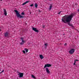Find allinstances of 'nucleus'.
Here are the masks:
<instances>
[{"label": "nucleus", "instance_id": "a878e982", "mask_svg": "<svg viewBox=\"0 0 79 79\" xmlns=\"http://www.w3.org/2000/svg\"><path fill=\"white\" fill-rule=\"evenodd\" d=\"M38 11L39 12H40H40H41V11H40V10H39Z\"/></svg>", "mask_w": 79, "mask_h": 79}, {"label": "nucleus", "instance_id": "72a5a7b5", "mask_svg": "<svg viewBox=\"0 0 79 79\" xmlns=\"http://www.w3.org/2000/svg\"><path fill=\"white\" fill-rule=\"evenodd\" d=\"M26 55H27V54H26Z\"/></svg>", "mask_w": 79, "mask_h": 79}, {"label": "nucleus", "instance_id": "6e6552de", "mask_svg": "<svg viewBox=\"0 0 79 79\" xmlns=\"http://www.w3.org/2000/svg\"><path fill=\"white\" fill-rule=\"evenodd\" d=\"M4 10V15H5V16H6L7 15V12L5 9H3Z\"/></svg>", "mask_w": 79, "mask_h": 79}, {"label": "nucleus", "instance_id": "7ed1b4c3", "mask_svg": "<svg viewBox=\"0 0 79 79\" xmlns=\"http://www.w3.org/2000/svg\"><path fill=\"white\" fill-rule=\"evenodd\" d=\"M74 49H72L70 50V51H69V53H70V54H71V55H72V54H73V53H74Z\"/></svg>", "mask_w": 79, "mask_h": 79}, {"label": "nucleus", "instance_id": "39448f33", "mask_svg": "<svg viewBox=\"0 0 79 79\" xmlns=\"http://www.w3.org/2000/svg\"><path fill=\"white\" fill-rule=\"evenodd\" d=\"M52 66V65L50 64H45L44 66V68H46L48 67L49 68V67H51Z\"/></svg>", "mask_w": 79, "mask_h": 79}, {"label": "nucleus", "instance_id": "7c9ffc66", "mask_svg": "<svg viewBox=\"0 0 79 79\" xmlns=\"http://www.w3.org/2000/svg\"><path fill=\"white\" fill-rule=\"evenodd\" d=\"M0 31H1V29H0Z\"/></svg>", "mask_w": 79, "mask_h": 79}, {"label": "nucleus", "instance_id": "f257e3e1", "mask_svg": "<svg viewBox=\"0 0 79 79\" xmlns=\"http://www.w3.org/2000/svg\"><path fill=\"white\" fill-rule=\"evenodd\" d=\"M74 16V14L73 13H72L71 15H69L67 17V15H65L64 16H63V18L61 19L63 23H65V24L68 23V24L70 26L74 28V26L73 25V24H71V21L72 20V18H73V16Z\"/></svg>", "mask_w": 79, "mask_h": 79}, {"label": "nucleus", "instance_id": "5701e85b", "mask_svg": "<svg viewBox=\"0 0 79 79\" xmlns=\"http://www.w3.org/2000/svg\"><path fill=\"white\" fill-rule=\"evenodd\" d=\"M66 45H67V43H66L64 44V46H66Z\"/></svg>", "mask_w": 79, "mask_h": 79}, {"label": "nucleus", "instance_id": "473e14b6", "mask_svg": "<svg viewBox=\"0 0 79 79\" xmlns=\"http://www.w3.org/2000/svg\"><path fill=\"white\" fill-rule=\"evenodd\" d=\"M30 14H31V12H30Z\"/></svg>", "mask_w": 79, "mask_h": 79}, {"label": "nucleus", "instance_id": "9d476101", "mask_svg": "<svg viewBox=\"0 0 79 79\" xmlns=\"http://www.w3.org/2000/svg\"><path fill=\"white\" fill-rule=\"evenodd\" d=\"M40 58H41V59H43V58H44V57L43 56V55H40Z\"/></svg>", "mask_w": 79, "mask_h": 79}, {"label": "nucleus", "instance_id": "dca6fc26", "mask_svg": "<svg viewBox=\"0 0 79 79\" xmlns=\"http://www.w3.org/2000/svg\"><path fill=\"white\" fill-rule=\"evenodd\" d=\"M31 77L32 78H33V79H35V77L33 75H31Z\"/></svg>", "mask_w": 79, "mask_h": 79}, {"label": "nucleus", "instance_id": "4468645a", "mask_svg": "<svg viewBox=\"0 0 79 79\" xmlns=\"http://www.w3.org/2000/svg\"><path fill=\"white\" fill-rule=\"evenodd\" d=\"M35 8H37V6H38V4H37V3H35Z\"/></svg>", "mask_w": 79, "mask_h": 79}, {"label": "nucleus", "instance_id": "ddd939ff", "mask_svg": "<svg viewBox=\"0 0 79 79\" xmlns=\"http://www.w3.org/2000/svg\"><path fill=\"white\" fill-rule=\"evenodd\" d=\"M24 50L26 51V53H27V52H28V51H29V49H27V48H25Z\"/></svg>", "mask_w": 79, "mask_h": 79}, {"label": "nucleus", "instance_id": "aec40b11", "mask_svg": "<svg viewBox=\"0 0 79 79\" xmlns=\"http://www.w3.org/2000/svg\"><path fill=\"white\" fill-rule=\"evenodd\" d=\"M76 61L74 60V62L73 63V65H76Z\"/></svg>", "mask_w": 79, "mask_h": 79}, {"label": "nucleus", "instance_id": "f3484780", "mask_svg": "<svg viewBox=\"0 0 79 79\" xmlns=\"http://www.w3.org/2000/svg\"><path fill=\"white\" fill-rule=\"evenodd\" d=\"M52 5L51 4L50 6L49 9L52 10Z\"/></svg>", "mask_w": 79, "mask_h": 79}, {"label": "nucleus", "instance_id": "a211bd4d", "mask_svg": "<svg viewBox=\"0 0 79 79\" xmlns=\"http://www.w3.org/2000/svg\"><path fill=\"white\" fill-rule=\"evenodd\" d=\"M21 15H24V12H23L21 14Z\"/></svg>", "mask_w": 79, "mask_h": 79}, {"label": "nucleus", "instance_id": "20e7f679", "mask_svg": "<svg viewBox=\"0 0 79 79\" xmlns=\"http://www.w3.org/2000/svg\"><path fill=\"white\" fill-rule=\"evenodd\" d=\"M32 29L33 31L35 32H39V30L36 28L34 27H32Z\"/></svg>", "mask_w": 79, "mask_h": 79}, {"label": "nucleus", "instance_id": "c85d7f7f", "mask_svg": "<svg viewBox=\"0 0 79 79\" xmlns=\"http://www.w3.org/2000/svg\"><path fill=\"white\" fill-rule=\"evenodd\" d=\"M2 0H0V1H1V2H2Z\"/></svg>", "mask_w": 79, "mask_h": 79}, {"label": "nucleus", "instance_id": "4be33fe9", "mask_svg": "<svg viewBox=\"0 0 79 79\" xmlns=\"http://www.w3.org/2000/svg\"><path fill=\"white\" fill-rule=\"evenodd\" d=\"M34 6V4H32L30 5V6Z\"/></svg>", "mask_w": 79, "mask_h": 79}, {"label": "nucleus", "instance_id": "412c9836", "mask_svg": "<svg viewBox=\"0 0 79 79\" xmlns=\"http://www.w3.org/2000/svg\"><path fill=\"white\" fill-rule=\"evenodd\" d=\"M3 72H4V70H3L2 71L1 73H0V74L2 73H3Z\"/></svg>", "mask_w": 79, "mask_h": 79}, {"label": "nucleus", "instance_id": "393cba45", "mask_svg": "<svg viewBox=\"0 0 79 79\" xmlns=\"http://www.w3.org/2000/svg\"><path fill=\"white\" fill-rule=\"evenodd\" d=\"M75 61L76 62V61H79V60H75Z\"/></svg>", "mask_w": 79, "mask_h": 79}, {"label": "nucleus", "instance_id": "b1692460", "mask_svg": "<svg viewBox=\"0 0 79 79\" xmlns=\"http://www.w3.org/2000/svg\"><path fill=\"white\" fill-rule=\"evenodd\" d=\"M61 12H62V11H60L59 12V13H58V15H60V13H61Z\"/></svg>", "mask_w": 79, "mask_h": 79}, {"label": "nucleus", "instance_id": "423d86ee", "mask_svg": "<svg viewBox=\"0 0 79 79\" xmlns=\"http://www.w3.org/2000/svg\"><path fill=\"white\" fill-rule=\"evenodd\" d=\"M18 75H19V78H21V77H23V76H24V73H19L18 74Z\"/></svg>", "mask_w": 79, "mask_h": 79}, {"label": "nucleus", "instance_id": "6ab92c4d", "mask_svg": "<svg viewBox=\"0 0 79 79\" xmlns=\"http://www.w3.org/2000/svg\"><path fill=\"white\" fill-rule=\"evenodd\" d=\"M22 52H23V53L24 54L25 53H26V52H25V51H24V50H23V51H22Z\"/></svg>", "mask_w": 79, "mask_h": 79}, {"label": "nucleus", "instance_id": "2eb2a0df", "mask_svg": "<svg viewBox=\"0 0 79 79\" xmlns=\"http://www.w3.org/2000/svg\"><path fill=\"white\" fill-rule=\"evenodd\" d=\"M48 45V44H44V45L45 46V48H46V49H47V45Z\"/></svg>", "mask_w": 79, "mask_h": 79}, {"label": "nucleus", "instance_id": "9b49d317", "mask_svg": "<svg viewBox=\"0 0 79 79\" xmlns=\"http://www.w3.org/2000/svg\"><path fill=\"white\" fill-rule=\"evenodd\" d=\"M29 1H27L23 3L22 4V5H26V3H29Z\"/></svg>", "mask_w": 79, "mask_h": 79}, {"label": "nucleus", "instance_id": "c756f323", "mask_svg": "<svg viewBox=\"0 0 79 79\" xmlns=\"http://www.w3.org/2000/svg\"><path fill=\"white\" fill-rule=\"evenodd\" d=\"M63 35H65V34H63Z\"/></svg>", "mask_w": 79, "mask_h": 79}, {"label": "nucleus", "instance_id": "f8f14e48", "mask_svg": "<svg viewBox=\"0 0 79 79\" xmlns=\"http://www.w3.org/2000/svg\"><path fill=\"white\" fill-rule=\"evenodd\" d=\"M8 33L6 32V33H5V36L6 37H8Z\"/></svg>", "mask_w": 79, "mask_h": 79}, {"label": "nucleus", "instance_id": "f03ea898", "mask_svg": "<svg viewBox=\"0 0 79 79\" xmlns=\"http://www.w3.org/2000/svg\"><path fill=\"white\" fill-rule=\"evenodd\" d=\"M14 11L16 13V16L17 18H24V17L21 16L19 12L17 10H14Z\"/></svg>", "mask_w": 79, "mask_h": 79}, {"label": "nucleus", "instance_id": "bb28decb", "mask_svg": "<svg viewBox=\"0 0 79 79\" xmlns=\"http://www.w3.org/2000/svg\"><path fill=\"white\" fill-rule=\"evenodd\" d=\"M43 28H45V26L43 25Z\"/></svg>", "mask_w": 79, "mask_h": 79}, {"label": "nucleus", "instance_id": "0eeeda50", "mask_svg": "<svg viewBox=\"0 0 79 79\" xmlns=\"http://www.w3.org/2000/svg\"><path fill=\"white\" fill-rule=\"evenodd\" d=\"M23 39L24 38H20V39L21 40H22V42L20 43V45H23V44H24L25 42L24 41V40H23Z\"/></svg>", "mask_w": 79, "mask_h": 79}, {"label": "nucleus", "instance_id": "1a4fd4ad", "mask_svg": "<svg viewBox=\"0 0 79 79\" xmlns=\"http://www.w3.org/2000/svg\"><path fill=\"white\" fill-rule=\"evenodd\" d=\"M45 69L48 74H50V71H49V69H48V68H46Z\"/></svg>", "mask_w": 79, "mask_h": 79}, {"label": "nucleus", "instance_id": "2f4dec72", "mask_svg": "<svg viewBox=\"0 0 79 79\" xmlns=\"http://www.w3.org/2000/svg\"><path fill=\"white\" fill-rule=\"evenodd\" d=\"M76 5H77V4H76Z\"/></svg>", "mask_w": 79, "mask_h": 79}, {"label": "nucleus", "instance_id": "cd10ccee", "mask_svg": "<svg viewBox=\"0 0 79 79\" xmlns=\"http://www.w3.org/2000/svg\"><path fill=\"white\" fill-rule=\"evenodd\" d=\"M77 11H79V9H78Z\"/></svg>", "mask_w": 79, "mask_h": 79}]
</instances>
